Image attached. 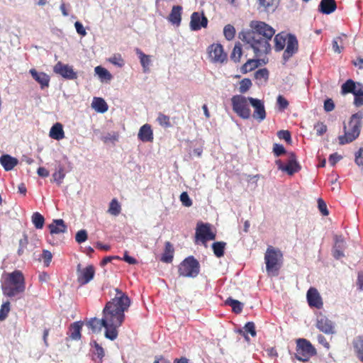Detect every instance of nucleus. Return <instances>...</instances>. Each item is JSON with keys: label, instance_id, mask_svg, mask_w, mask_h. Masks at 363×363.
Segmentation results:
<instances>
[{"label": "nucleus", "instance_id": "338daca9", "mask_svg": "<svg viewBox=\"0 0 363 363\" xmlns=\"http://www.w3.org/2000/svg\"><path fill=\"white\" fill-rule=\"evenodd\" d=\"M355 162L358 166L363 167V148H360L359 150L356 153Z\"/></svg>", "mask_w": 363, "mask_h": 363}, {"label": "nucleus", "instance_id": "c03bdc74", "mask_svg": "<svg viewBox=\"0 0 363 363\" xmlns=\"http://www.w3.org/2000/svg\"><path fill=\"white\" fill-rule=\"evenodd\" d=\"M28 245V238L26 233H23L22 238L19 240V246L17 250L18 256H21L24 254L25 250Z\"/></svg>", "mask_w": 363, "mask_h": 363}, {"label": "nucleus", "instance_id": "7c9ffc66", "mask_svg": "<svg viewBox=\"0 0 363 363\" xmlns=\"http://www.w3.org/2000/svg\"><path fill=\"white\" fill-rule=\"evenodd\" d=\"M345 247V242L340 237H336L335 244L333 248V255L335 259H340L344 256L343 249Z\"/></svg>", "mask_w": 363, "mask_h": 363}, {"label": "nucleus", "instance_id": "39448f33", "mask_svg": "<svg viewBox=\"0 0 363 363\" xmlns=\"http://www.w3.org/2000/svg\"><path fill=\"white\" fill-rule=\"evenodd\" d=\"M264 262L267 274L277 277L283 264V253L279 249L269 245L264 254Z\"/></svg>", "mask_w": 363, "mask_h": 363}, {"label": "nucleus", "instance_id": "e433bc0d", "mask_svg": "<svg viewBox=\"0 0 363 363\" xmlns=\"http://www.w3.org/2000/svg\"><path fill=\"white\" fill-rule=\"evenodd\" d=\"M95 72L100 78L101 81H110L112 79L111 73L105 68L97 66L95 67Z\"/></svg>", "mask_w": 363, "mask_h": 363}, {"label": "nucleus", "instance_id": "423d86ee", "mask_svg": "<svg viewBox=\"0 0 363 363\" xmlns=\"http://www.w3.org/2000/svg\"><path fill=\"white\" fill-rule=\"evenodd\" d=\"M362 112H357L351 116L348 126H344L345 134L338 137L340 145L350 143L358 138L362 128Z\"/></svg>", "mask_w": 363, "mask_h": 363}, {"label": "nucleus", "instance_id": "4468645a", "mask_svg": "<svg viewBox=\"0 0 363 363\" xmlns=\"http://www.w3.org/2000/svg\"><path fill=\"white\" fill-rule=\"evenodd\" d=\"M249 102L254 108L253 118L258 121H262L266 118V111L262 101L254 99L252 97H248Z\"/></svg>", "mask_w": 363, "mask_h": 363}, {"label": "nucleus", "instance_id": "f03ea898", "mask_svg": "<svg viewBox=\"0 0 363 363\" xmlns=\"http://www.w3.org/2000/svg\"><path fill=\"white\" fill-rule=\"evenodd\" d=\"M251 30L244 35V40L253 49L256 57L267 55L271 51V41L275 30L263 21L250 22Z\"/></svg>", "mask_w": 363, "mask_h": 363}, {"label": "nucleus", "instance_id": "ea45409f", "mask_svg": "<svg viewBox=\"0 0 363 363\" xmlns=\"http://www.w3.org/2000/svg\"><path fill=\"white\" fill-rule=\"evenodd\" d=\"M242 55V46L240 43L235 45L234 48L230 54V59L235 62H239Z\"/></svg>", "mask_w": 363, "mask_h": 363}, {"label": "nucleus", "instance_id": "69168bd1", "mask_svg": "<svg viewBox=\"0 0 363 363\" xmlns=\"http://www.w3.org/2000/svg\"><path fill=\"white\" fill-rule=\"evenodd\" d=\"M74 27L78 34L81 35L82 36H85L86 35L85 28H84L82 23L79 21L75 22Z\"/></svg>", "mask_w": 363, "mask_h": 363}, {"label": "nucleus", "instance_id": "0e129e2a", "mask_svg": "<svg viewBox=\"0 0 363 363\" xmlns=\"http://www.w3.org/2000/svg\"><path fill=\"white\" fill-rule=\"evenodd\" d=\"M335 108V104L331 99H328L324 102V109L327 112L332 111Z\"/></svg>", "mask_w": 363, "mask_h": 363}, {"label": "nucleus", "instance_id": "a19ab883", "mask_svg": "<svg viewBox=\"0 0 363 363\" xmlns=\"http://www.w3.org/2000/svg\"><path fill=\"white\" fill-rule=\"evenodd\" d=\"M346 35L342 34L340 36L335 38L333 40V50L335 52L340 53L343 50L342 41L343 38H346Z\"/></svg>", "mask_w": 363, "mask_h": 363}, {"label": "nucleus", "instance_id": "774afa93", "mask_svg": "<svg viewBox=\"0 0 363 363\" xmlns=\"http://www.w3.org/2000/svg\"><path fill=\"white\" fill-rule=\"evenodd\" d=\"M342 159V156L337 153H333L329 157V163L331 166H335L336 163Z\"/></svg>", "mask_w": 363, "mask_h": 363}, {"label": "nucleus", "instance_id": "0eeeda50", "mask_svg": "<svg viewBox=\"0 0 363 363\" xmlns=\"http://www.w3.org/2000/svg\"><path fill=\"white\" fill-rule=\"evenodd\" d=\"M296 347L295 357L301 362H307L316 354V350L311 342L304 338H298L296 341Z\"/></svg>", "mask_w": 363, "mask_h": 363}, {"label": "nucleus", "instance_id": "4d7b16f0", "mask_svg": "<svg viewBox=\"0 0 363 363\" xmlns=\"http://www.w3.org/2000/svg\"><path fill=\"white\" fill-rule=\"evenodd\" d=\"M273 152L276 157H279L286 152V150L282 145L275 143L273 146Z\"/></svg>", "mask_w": 363, "mask_h": 363}, {"label": "nucleus", "instance_id": "79ce46f5", "mask_svg": "<svg viewBox=\"0 0 363 363\" xmlns=\"http://www.w3.org/2000/svg\"><path fill=\"white\" fill-rule=\"evenodd\" d=\"M225 303L232 307V310L235 313H240L242 311V304L238 300L228 298Z\"/></svg>", "mask_w": 363, "mask_h": 363}, {"label": "nucleus", "instance_id": "49530a36", "mask_svg": "<svg viewBox=\"0 0 363 363\" xmlns=\"http://www.w3.org/2000/svg\"><path fill=\"white\" fill-rule=\"evenodd\" d=\"M255 78L261 82H266L269 78V71L266 68L258 69L255 73Z\"/></svg>", "mask_w": 363, "mask_h": 363}, {"label": "nucleus", "instance_id": "cd10ccee", "mask_svg": "<svg viewBox=\"0 0 363 363\" xmlns=\"http://www.w3.org/2000/svg\"><path fill=\"white\" fill-rule=\"evenodd\" d=\"M182 7L181 6H174L168 20L173 24L179 25L182 21Z\"/></svg>", "mask_w": 363, "mask_h": 363}, {"label": "nucleus", "instance_id": "a18cd8bd", "mask_svg": "<svg viewBox=\"0 0 363 363\" xmlns=\"http://www.w3.org/2000/svg\"><path fill=\"white\" fill-rule=\"evenodd\" d=\"M157 121L160 125L164 128H169L172 126L169 117L162 113H158Z\"/></svg>", "mask_w": 363, "mask_h": 363}, {"label": "nucleus", "instance_id": "6e6d98bb", "mask_svg": "<svg viewBox=\"0 0 363 363\" xmlns=\"http://www.w3.org/2000/svg\"><path fill=\"white\" fill-rule=\"evenodd\" d=\"M318 206L319 211H320L323 216H325L329 215V211L328 210L327 205L325 202L320 198L318 199Z\"/></svg>", "mask_w": 363, "mask_h": 363}, {"label": "nucleus", "instance_id": "4c0bfd02", "mask_svg": "<svg viewBox=\"0 0 363 363\" xmlns=\"http://www.w3.org/2000/svg\"><path fill=\"white\" fill-rule=\"evenodd\" d=\"M121 206L116 199H113L109 203L108 213L112 216H116L121 213Z\"/></svg>", "mask_w": 363, "mask_h": 363}, {"label": "nucleus", "instance_id": "6ab92c4d", "mask_svg": "<svg viewBox=\"0 0 363 363\" xmlns=\"http://www.w3.org/2000/svg\"><path fill=\"white\" fill-rule=\"evenodd\" d=\"M29 73L32 77L40 85L42 89L48 87L50 77L45 72H38L35 69H30Z\"/></svg>", "mask_w": 363, "mask_h": 363}, {"label": "nucleus", "instance_id": "f8f14e48", "mask_svg": "<svg viewBox=\"0 0 363 363\" xmlns=\"http://www.w3.org/2000/svg\"><path fill=\"white\" fill-rule=\"evenodd\" d=\"M55 73L60 74L66 79L73 80L78 77L77 73L74 71L72 66L58 62L53 67Z\"/></svg>", "mask_w": 363, "mask_h": 363}, {"label": "nucleus", "instance_id": "72a5a7b5", "mask_svg": "<svg viewBox=\"0 0 363 363\" xmlns=\"http://www.w3.org/2000/svg\"><path fill=\"white\" fill-rule=\"evenodd\" d=\"M259 8L264 11H274L278 4V0H258Z\"/></svg>", "mask_w": 363, "mask_h": 363}, {"label": "nucleus", "instance_id": "2eb2a0df", "mask_svg": "<svg viewBox=\"0 0 363 363\" xmlns=\"http://www.w3.org/2000/svg\"><path fill=\"white\" fill-rule=\"evenodd\" d=\"M208 19L204 14L199 12H194L191 16L190 28L191 30H199L201 28H206Z\"/></svg>", "mask_w": 363, "mask_h": 363}, {"label": "nucleus", "instance_id": "5701e85b", "mask_svg": "<svg viewBox=\"0 0 363 363\" xmlns=\"http://www.w3.org/2000/svg\"><path fill=\"white\" fill-rule=\"evenodd\" d=\"M51 234H60L66 232L67 225L62 219H56L48 225Z\"/></svg>", "mask_w": 363, "mask_h": 363}, {"label": "nucleus", "instance_id": "393cba45", "mask_svg": "<svg viewBox=\"0 0 363 363\" xmlns=\"http://www.w3.org/2000/svg\"><path fill=\"white\" fill-rule=\"evenodd\" d=\"M174 252V249L172 243L169 241L166 242L161 261L165 263H171L173 260Z\"/></svg>", "mask_w": 363, "mask_h": 363}, {"label": "nucleus", "instance_id": "2f4dec72", "mask_svg": "<svg viewBox=\"0 0 363 363\" xmlns=\"http://www.w3.org/2000/svg\"><path fill=\"white\" fill-rule=\"evenodd\" d=\"M357 89V83H355L352 79H347L341 86V94L345 95L347 94H354Z\"/></svg>", "mask_w": 363, "mask_h": 363}, {"label": "nucleus", "instance_id": "f704fd0d", "mask_svg": "<svg viewBox=\"0 0 363 363\" xmlns=\"http://www.w3.org/2000/svg\"><path fill=\"white\" fill-rule=\"evenodd\" d=\"M259 59H251L248 60L242 67H241V72L243 74L247 73L249 72H251L256 69L259 65Z\"/></svg>", "mask_w": 363, "mask_h": 363}, {"label": "nucleus", "instance_id": "4be33fe9", "mask_svg": "<svg viewBox=\"0 0 363 363\" xmlns=\"http://www.w3.org/2000/svg\"><path fill=\"white\" fill-rule=\"evenodd\" d=\"M90 345L91 346L93 359L95 362H102L103 357L105 354L104 348L96 340L91 341Z\"/></svg>", "mask_w": 363, "mask_h": 363}, {"label": "nucleus", "instance_id": "473e14b6", "mask_svg": "<svg viewBox=\"0 0 363 363\" xmlns=\"http://www.w3.org/2000/svg\"><path fill=\"white\" fill-rule=\"evenodd\" d=\"M353 347L357 357L363 362V335L359 336L354 340Z\"/></svg>", "mask_w": 363, "mask_h": 363}, {"label": "nucleus", "instance_id": "c85d7f7f", "mask_svg": "<svg viewBox=\"0 0 363 363\" xmlns=\"http://www.w3.org/2000/svg\"><path fill=\"white\" fill-rule=\"evenodd\" d=\"M135 52L140 59V62L143 67V72H148L150 69V65L151 64L150 56L145 54L139 48H135Z\"/></svg>", "mask_w": 363, "mask_h": 363}, {"label": "nucleus", "instance_id": "680f3d73", "mask_svg": "<svg viewBox=\"0 0 363 363\" xmlns=\"http://www.w3.org/2000/svg\"><path fill=\"white\" fill-rule=\"evenodd\" d=\"M277 135L280 139L284 140L286 142L291 140V133L289 130H279L277 133Z\"/></svg>", "mask_w": 363, "mask_h": 363}, {"label": "nucleus", "instance_id": "bb28decb", "mask_svg": "<svg viewBox=\"0 0 363 363\" xmlns=\"http://www.w3.org/2000/svg\"><path fill=\"white\" fill-rule=\"evenodd\" d=\"M91 107L96 112L104 113L108 111V106L105 100L100 97H94L91 103Z\"/></svg>", "mask_w": 363, "mask_h": 363}, {"label": "nucleus", "instance_id": "412c9836", "mask_svg": "<svg viewBox=\"0 0 363 363\" xmlns=\"http://www.w3.org/2000/svg\"><path fill=\"white\" fill-rule=\"evenodd\" d=\"M337 4L335 0H321L318 11L324 14H330L335 11Z\"/></svg>", "mask_w": 363, "mask_h": 363}, {"label": "nucleus", "instance_id": "e2e57ef3", "mask_svg": "<svg viewBox=\"0 0 363 363\" xmlns=\"http://www.w3.org/2000/svg\"><path fill=\"white\" fill-rule=\"evenodd\" d=\"M277 104L280 109L284 110L288 107L289 102L284 96L279 95L277 97Z\"/></svg>", "mask_w": 363, "mask_h": 363}, {"label": "nucleus", "instance_id": "20e7f679", "mask_svg": "<svg viewBox=\"0 0 363 363\" xmlns=\"http://www.w3.org/2000/svg\"><path fill=\"white\" fill-rule=\"evenodd\" d=\"M1 289L3 294L8 297H13L23 293L26 289V282L22 272L15 270L6 274Z\"/></svg>", "mask_w": 363, "mask_h": 363}, {"label": "nucleus", "instance_id": "a878e982", "mask_svg": "<svg viewBox=\"0 0 363 363\" xmlns=\"http://www.w3.org/2000/svg\"><path fill=\"white\" fill-rule=\"evenodd\" d=\"M49 135L51 138L60 140L65 138V132L63 130L62 125L60 123H56L50 128Z\"/></svg>", "mask_w": 363, "mask_h": 363}, {"label": "nucleus", "instance_id": "9d476101", "mask_svg": "<svg viewBox=\"0 0 363 363\" xmlns=\"http://www.w3.org/2000/svg\"><path fill=\"white\" fill-rule=\"evenodd\" d=\"M207 52L210 60L215 63H224L228 60V55L224 52L220 43H213L208 46Z\"/></svg>", "mask_w": 363, "mask_h": 363}, {"label": "nucleus", "instance_id": "052dcab7", "mask_svg": "<svg viewBox=\"0 0 363 363\" xmlns=\"http://www.w3.org/2000/svg\"><path fill=\"white\" fill-rule=\"evenodd\" d=\"M244 329L245 332L249 333L252 337L256 335L255 325L253 322H247L245 324Z\"/></svg>", "mask_w": 363, "mask_h": 363}, {"label": "nucleus", "instance_id": "1a4fd4ad", "mask_svg": "<svg viewBox=\"0 0 363 363\" xmlns=\"http://www.w3.org/2000/svg\"><path fill=\"white\" fill-rule=\"evenodd\" d=\"M233 110L236 114L243 119H248L251 116V111L249 108V99L242 95H235L231 99Z\"/></svg>", "mask_w": 363, "mask_h": 363}, {"label": "nucleus", "instance_id": "c9c22d12", "mask_svg": "<svg viewBox=\"0 0 363 363\" xmlns=\"http://www.w3.org/2000/svg\"><path fill=\"white\" fill-rule=\"evenodd\" d=\"M354 96V104L357 107L362 106L363 105V84L357 83V89L355 93L353 94Z\"/></svg>", "mask_w": 363, "mask_h": 363}, {"label": "nucleus", "instance_id": "ddd939ff", "mask_svg": "<svg viewBox=\"0 0 363 363\" xmlns=\"http://www.w3.org/2000/svg\"><path fill=\"white\" fill-rule=\"evenodd\" d=\"M80 264L77 267V282L81 285L88 284L93 279L95 274V269L92 265H89L83 269H79Z\"/></svg>", "mask_w": 363, "mask_h": 363}, {"label": "nucleus", "instance_id": "bf43d9fd", "mask_svg": "<svg viewBox=\"0 0 363 363\" xmlns=\"http://www.w3.org/2000/svg\"><path fill=\"white\" fill-rule=\"evenodd\" d=\"M314 129L318 135H323L327 131V126L323 123L318 122L315 125Z\"/></svg>", "mask_w": 363, "mask_h": 363}, {"label": "nucleus", "instance_id": "864d4df0", "mask_svg": "<svg viewBox=\"0 0 363 363\" xmlns=\"http://www.w3.org/2000/svg\"><path fill=\"white\" fill-rule=\"evenodd\" d=\"M109 62L121 67L124 65V60L120 54L114 55L109 59Z\"/></svg>", "mask_w": 363, "mask_h": 363}, {"label": "nucleus", "instance_id": "3c124183", "mask_svg": "<svg viewBox=\"0 0 363 363\" xmlns=\"http://www.w3.org/2000/svg\"><path fill=\"white\" fill-rule=\"evenodd\" d=\"M10 311V303L6 301L1 305L0 309V320H4L8 316Z\"/></svg>", "mask_w": 363, "mask_h": 363}, {"label": "nucleus", "instance_id": "7ed1b4c3", "mask_svg": "<svg viewBox=\"0 0 363 363\" xmlns=\"http://www.w3.org/2000/svg\"><path fill=\"white\" fill-rule=\"evenodd\" d=\"M274 41L277 52L283 50L286 47L282 56L284 62H287L298 50V40L293 34L279 33L275 35Z\"/></svg>", "mask_w": 363, "mask_h": 363}, {"label": "nucleus", "instance_id": "6e6552de", "mask_svg": "<svg viewBox=\"0 0 363 363\" xmlns=\"http://www.w3.org/2000/svg\"><path fill=\"white\" fill-rule=\"evenodd\" d=\"M200 271V264L193 256L184 259L179 265V276L185 277H196Z\"/></svg>", "mask_w": 363, "mask_h": 363}, {"label": "nucleus", "instance_id": "58836bf2", "mask_svg": "<svg viewBox=\"0 0 363 363\" xmlns=\"http://www.w3.org/2000/svg\"><path fill=\"white\" fill-rule=\"evenodd\" d=\"M226 243L224 242H216L212 245V249L214 255L220 258L224 255V250Z\"/></svg>", "mask_w": 363, "mask_h": 363}, {"label": "nucleus", "instance_id": "f257e3e1", "mask_svg": "<svg viewBox=\"0 0 363 363\" xmlns=\"http://www.w3.org/2000/svg\"><path fill=\"white\" fill-rule=\"evenodd\" d=\"M116 296L108 301L103 309V318L100 320L92 318L86 323V325L93 333H98L104 327L105 337L114 340L118 335V328L123 324L125 319V311L130 305V299L128 295L119 289H115Z\"/></svg>", "mask_w": 363, "mask_h": 363}, {"label": "nucleus", "instance_id": "b1692460", "mask_svg": "<svg viewBox=\"0 0 363 363\" xmlns=\"http://www.w3.org/2000/svg\"><path fill=\"white\" fill-rule=\"evenodd\" d=\"M18 160L9 155H4L0 157V164L6 171L13 169L18 164Z\"/></svg>", "mask_w": 363, "mask_h": 363}, {"label": "nucleus", "instance_id": "8fccbe9b", "mask_svg": "<svg viewBox=\"0 0 363 363\" xmlns=\"http://www.w3.org/2000/svg\"><path fill=\"white\" fill-rule=\"evenodd\" d=\"M252 86V82L250 79L245 78L240 82L239 91L242 94L247 92Z\"/></svg>", "mask_w": 363, "mask_h": 363}, {"label": "nucleus", "instance_id": "aec40b11", "mask_svg": "<svg viewBox=\"0 0 363 363\" xmlns=\"http://www.w3.org/2000/svg\"><path fill=\"white\" fill-rule=\"evenodd\" d=\"M138 137L142 142H152L154 135L151 125L148 123L142 125L139 130Z\"/></svg>", "mask_w": 363, "mask_h": 363}, {"label": "nucleus", "instance_id": "5fc2aeb1", "mask_svg": "<svg viewBox=\"0 0 363 363\" xmlns=\"http://www.w3.org/2000/svg\"><path fill=\"white\" fill-rule=\"evenodd\" d=\"M42 258L43 259L45 266L48 267L52 261V255L49 250H43L42 253Z\"/></svg>", "mask_w": 363, "mask_h": 363}, {"label": "nucleus", "instance_id": "dca6fc26", "mask_svg": "<svg viewBox=\"0 0 363 363\" xmlns=\"http://www.w3.org/2000/svg\"><path fill=\"white\" fill-rule=\"evenodd\" d=\"M307 301L311 307L320 309L323 307L322 298L315 288L311 287L307 291Z\"/></svg>", "mask_w": 363, "mask_h": 363}, {"label": "nucleus", "instance_id": "de8ad7c7", "mask_svg": "<svg viewBox=\"0 0 363 363\" xmlns=\"http://www.w3.org/2000/svg\"><path fill=\"white\" fill-rule=\"evenodd\" d=\"M223 34L228 40H231L235 38V29L232 25L228 24L224 27Z\"/></svg>", "mask_w": 363, "mask_h": 363}, {"label": "nucleus", "instance_id": "09e8293b", "mask_svg": "<svg viewBox=\"0 0 363 363\" xmlns=\"http://www.w3.org/2000/svg\"><path fill=\"white\" fill-rule=\"evenodd\" d=\"M65 177V174L64 172V168L62 167H60L58 169V170H57L52 174L53 180L58 184H60L62 182V180L64 179Z\"/></svg>", "mask_w": 363, "mask_h": 363}, {"label": "nucleus", "instance_id": "c756f323", "mask_svg": "<svg viewBox=\"0 0 363 363\" xmlns=\"http://www.w3.org/2000/svg\"><path fill=\"white\" fill-rule=\"evenodd\" d=\"M83 325V323L81 321H77L70 325L69 327V337L72 340H79L81 338V330Z\"/></svg>", "mask_w": 363, "mask_h": 363}, {"label": "nucleus", "instance_id": "f3484780", "mask_svg": "<svg viewBox=\"0 0 363 363\" xmlns=\"http://www.w3.org/2000/svg\"><path fill=\"white\" fill-rule=\"evenodd\" d=\"M316 327L319 330L325 334H333L334 333L333 323L323 315L318 316Z\"/></svg>", "mask_w": 363, "mask_h": 363}, {"label": "nucleus", "instance_id": "a211bd4d", "mask_svg": "<svg viewBox=\"0 0 363 363\" xmlns=\"http://www.w3.org/2000/svg\"><path fill=\"white\" fill-rule=\"evenodd\" d=\"M289 156L288 162L284 167V172H286L289 175H293L294 174L299 172L301 167L298 162L294 152L289 153Z\"/></svg>", "mask_w": 363, "mask_h": 363}, {"label": "nucleus", "instance_id": "37998d69", "mask_svg": "<svg viewBox=\"0 0 363 363\" xmlns=\"http://www.w3.org/2000/svg\"><path fill=\"white\" fill-rule=\"evenodd\" d=\"M32 222L37 229H41L44 225L45 219L40 213L35 212L32 216Z\"/></svg>", "mask_w": 363, "mask_h": 363}, {"label": "nucleus", "instance_id": "13d9d810", "mask_svg": "<svg viewBox=\"0 0 363 363\" xmlns=\"http://www.w3.org/2000/svg\"><path fill=\"white\" fill-rule=\"evenodd\" d=\"M180 201L184 206L189 207L192 205V201L186 192H182L181 194Z\"/></svg>", "mask_w": 363, "mask_h": 363}, {"label": "nucleus", "instance_id": "9b49d317", "mask_svg": "<svg viewBox=\"0 0 363 363\" xmlns=\"http://www.w3.org/2000/svg\"><path fill=\"white\" fill-rule=\"evenodd\" d=\"M216 233L212 232L211 225L209 223L199 222L196 228V238L206 243L208 240L216 239Z\"/></svg>", "mask_w": 363, "mask_h": 363}, {"label": "nucleus", "instance_id": "603ef678", "mask_svg": "<svg viewBox=\"0 0 363 363\" xmlns=\"http://www.w3.org/2000/svg\"><path fill=\"white\" fill-rule=\"evenodd\" d=\"M88 235L85 230H79L75 235V240L78 243H82L87 240Z\"/></svg>", "mask_w": 363, "mask_h": 363}]
</instances>
